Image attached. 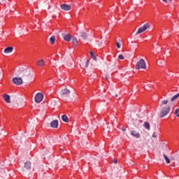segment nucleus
Wrapping results in <instances>:
<instances>
[{
  "label": "nucleus",
  "instance_id": "1",
  "mask_svg": "<svg viewBox=\"0 0 179 179\" xmlns=\"http://www.w3.org/2000/svg\"><path fill=\"white\" fill-rule=\"evenodd\" d=\"M168 103V99H164L161 101L159 104V118H164V117L170 114L171 108L169 105H167Z\"/></svg>",
  "mask_w": 179,
  "mask_h": 179
},
{
  "label": "nucleus",
  "instance_id": "2",
  "mask_svg": "<svg viewBox=\"0 0 179 179\" xmlns=\"http://www.w3.org/2000/svg\"><path fill=\"white\" fill-rule=\"evenodd\" d=\"M19 75L22 76L24 80H31L33 79V74L27 70H21L19 71Z\"/></svg>",
  "mask_w": 179,
  "mask_h": 179
},
{
  "label": "nucleus",
  "instance_id": "3",
  "mask_svg": "<svg viewBox=\"0 0 179 179\" xmlns=\"http://www.w3.org/2000/svg\"><path fill=\"white\" fill-rule=\"evenodd\" d=\"M146 62L145 59H141L136 64V69L139 71V69H146Z\"/></svg>",
  "mask_w": 179,
  "mask_h": 179
},
{
  "label": "nucleus",
  "instance_id": "4",
  "mask_svg": "<svg viewBox=\"0 0 179 179\" xmlns=\"http://www.w3.org/2000/svg\"><path fill=\"white\" fill-rule=\"evenodd\" d=\"M148 29H150V24L149 23L145 24L143 27H141L136 32V34H141V33H143V31H146Z\"/></svg>",
  "mask_w": 179,
  "mask_h": 179
},
{
  "label": "nucleus",
  "instance_id": "5",
  "mask_svg": "<svg viewBox=\"0 0 179 179\" xmlns=\"http://www.w3.org/2000/svg\"><path fill=\"white\" fill-rule=\"evenodd\" d=\"M12 82L14 83V85L19 86L23 83V80L20 77H14L12 80Z\"/></svg>",
  "mask_w": 179,
  "mask_h": 179
},
{
  "label": "nucleus",
  "instance_id": "6",
  "mask_svg": "<svg viewBox=\"0 0 179 179\" xmlns=\"http://www.w3.org/2000/svg\"><path fill=\"white\" fill-rule=\"evenodd\" d=\"M43 97H44V96L43 95V94L39 92L36 94L34 100H35L36 103H41V101H43Z\"/></svg>",
  "mask_w": 179,
  "mask_h": 179
},
{
  "label": "nucleus",
  "instance_id": "7",
  "mask_svg": "<svg viewBox=\"0 0 179 179\" xmlns=\"http://www.w3.org/2000/svg\"><path fill=\"white\" fill-rule=\"evenodd\" d=\"M71 94V91L68 88H64L60 91V96H68Z\"/></svg>",
  "mask_w": 179,
  "mask_h": 179
},
{
  "label": "nucleus",
  "instance_id": "8",
  "mask_svg": "<svg viewBox=\"0 0 179 179\" xmlns=\"http://www.w3.org/2000/svg\"><path fill=\"white\" fill-rule=\"evenodd\" d=\"M60 8L62 9V10H71V5H68V4H62L60 6Z\"/></svg>",
  "mask_w": 179,
  "mask_h": 179
},
{
  "label": "nucleus",
  "instance_id": "9",
  "mask_svg": "<svg viewBox=\"0 0 179 179\" xmlns=\"http://www.w3.org/2000/svg\"><path fill=\"white\" fill-rule=\"evenodd\" d=\"M131 134L132 135V136H134L135 138H141V134L135 130L131 131Z\"/></svg>",
  "mask_w": 179,
  "mask_h": 179
},
{
  "label": "nucleus",
  "instance_id": "10",
  "mask_svg": "<svg viewBox=\"0 0 179 179\" xmlns=\"http://www.w3.org/2000/svg\"><path fill=\"white\" fill-rule=\"evenodd\" d=\"M58 124H59L58 120H53L50 123V127L52 128H58Z\"/></svg>",
  "mask_w": 179,
  "mask_h": 179
},
{
  "label": "nucleus",
  "instance_id": "11",
  "mask_svg": "<svg viewBox=\"0 0 179 179\" xmlns=\"http://www.w3.org/2000/svg\"><path fill=\"white\" fill-rule=\"evenodd\" d=\"M37 66H44L45 65V62L44 59H40L36 62Z\"/></svg>",
  "mask_w": 179,
  "mask_h": 179
},
{
  "label": "nucleus",
  "instance_id": "12",
  "mask_svg": "<svg viewBox=\"0 0 179 179\" xmlns=\"http://www.w3.org/2000/svg\"><path fill=\"white\" fill-rule=\"evenodd\" d=\"M12 51H13V47H8L4 49V52L6 54H10V52H12Z\"/></svg>",
  "mask_w": 179,
  "mask_h": 179
},
{
  "label": "nucleus",
  "instance_id": "13",
  "mask_svg": "<svg viewBox=\"0 0 179 179\" xmlns=\"http://www.w3.org/2000/svg\"><path fill=\"white\" fill-rule=\"evenodd\" d=\"M143 127L147 129V131H150V124L148 122H145L143 124Z\"/></svg>",
  "mask_w": 179,
  "mask_h": 179
},
{
  "label": "nucleus",
  "instance_id": "14",
  "mask_svg": "<svg viewBox=\"0 0 179 179\" xmlns=\"http://www.w3.org/2000/svg\"><path fill=\"white\" fill-rule=\"evenodd\" d=\"M3 99L6 103H10V96L6 94L3 95Z\"/></svg>",
  "mask_w": 179,
  "mask_h": 179
},
{
  "label": "nucleus",
  "instance_id": "15",
  "mask_svg": "<svg viewBox=\"0 0 179 179\" xmlns=\"http://www.w3.org/2000/svg\"><path fill=\"white\" fill-rule=\"evenodd\" d=\"M24 168L27 169V170H30V169H31V162H25Z\"/></svg>",
  "mask_w": 179,
  "mask_h": 179
},
{
  "label": "nucleus",
  "instance_id": "16",
  "mask_svg": "<svg viewBox=\"0 0 179 179\" xmlns=\"http://www.w3.org/2000/svg\"><path fill=\"white\" fill-rule=\"evenodd\" d=\"M72 40V44H73L74 47L78 46V38L76 37L73 36L71 38Z\"/></svg>",
  "mask_w": 179,
  "mask_h": 179
},
{
  "label": "nucleus",
  "instance_id": "17",
  "mask_svg": "<svg viewBox=\"0 0 179 179\" xmlns=\"http://www.w3.org/2000/svg\"><path fill=\"white\" fill-rule=\"evenodd\" d=\"M80 36L83 40H87V33L82 31L80 32Z\"/></svg>",
  "mask_w": 179,
  "mask_h": 179
},
{
  "label": "nucleus",
  "instance_id": "18",
  "mask_svg": "<svg viewBox=\"0 0 179 179\" xmlns=\"http://www.w3.org/2000/svg\"><path fill=\"white\" fill-rule=\"evenodd\" d=\"M179 97V92L178 94H176V95H174L171 99V103H174V101H176V100L178 99Z\"/></svg>",
  "mask_w": 179,
  "mask_h": 179
},
{
  "label": "nucleus",
  "instance_id": "19",
  "mask_svg": "<svg viewBox=\"0 0 179 179\" xmlns=\"http://www.w3.org/2000/svg\"><path fill=\"white\" fill-rule=\"evenodd\" d=\"M62 121H64V122H69V119L68 118V116H66V115H63L62 116Z\"/></svg>",
  "mask_w": 179,
  "mask_h": 179
},
{
  "label": "nucleus",
  "instance_id": "20",
  "mask_svg": "<svg viewBox=\"0 0 179 179\" xmlns=\"http://www.w3.org/2000/svg\"><path fill=\"white\" fill-rule=\"evenodd\" d=\"M49 41L50 43V44H55V36H52L50 39Z\"/></svg>",
  "mask_w": 179,
  "mask_h": 179
},
{
  "label": "nucleus",
  "instance_id": "21",
  "mask_svg": "<svg viewBox=\"0 0 179 179\" xmlns=\"http://www.w3.org/2000/svg\"><path fill=\"white\" fill-rule=\"evenodd\" d=\"M64 40L65 41H71V35L70 34H66V36H64Z\"/></svg>",
  "mask_w": 179,
  "mask_h": 179
},
{
  "label": "nucleus",
  "instance_id": "22",
  "mask_svg": "<svg viewBox=\"0 0 179 179\" xmlns=\"http://www.w3.org/2000/svg\"><path fill=\"white\" fill-rule=\"evenodd\" d=\"M90 57H91V58H92V59H94V61H96V59H97V58L96 57V55H94V53H93V51H90Z\"/></svg>",
  "mask_w": 179,
  "mask_h": 179
},
{
  "label": "nucleus",
  "instance_id": "23",
  "mask_svg": "<svg viewBox=\"0 0 179 179\" xmlns=\"http://www.w3.org/2000/svg\"><path fill=\"white\" fill-rule=\"evenodd\" d=\"M164 159L167 164H170V158H169L166 155H164Z\"/></svg>",
  "mask_w": 179,
  "mask_h": 179
},
{
  "label": "nucleus",
  "instance_id": "24",
  "mask_svg": "<svg viewBox=\"0 0 179 179\" xmlns=\"http://www.w3.org/2000/svg\"><path fill=\"white\" fill-rule=\"evenodd\" d=\"M175 115L179 117V108L175 110Z\"/></svg>",
  "mask_w": 179,
  "mask_h": 179
},
{
  "label": "nucleus",
  "instance_id": "25",
  "mask_svg": "<svg viewBox=\"0 0 179 179\" xmlns=\"http://www.w3.org/2000/svg\"><path fill=\"white\" fill-rule=\"evenodd\" d=\"M116 47L117 48H121V43H120L119 42H116Z\"/></svg>",
  "mask_w": 179,
  "mask_h": 179
},
{
  "label": "nucleus",
  "instance_id": "26",
  "mask_svg": "<svg viewBox=\"0 0 179 179\" xmlns=\"http://www.w3.org/2000/svg\"><path fill=\"white\" fill-rule=\"evenodd\" d=\"M118 58H119V59H124L125 57H124V55H120L118 56Z\"/></svg>",
  "mask_w": 179,
  "mask_h": 179
},
{
  "label": "nucleus",
  "instance_id": "27",
  "mask_svg": "<svg viewBox=\"0 0 179 179\" xmlns=\"http://www.w3.org/2000/svg\"><path fill=\"white\" fill-rule=\"evenodd\" d=\"M89 62H90V61L87 60L86 64L85 65V68H87L89 66Z\"/></svg>",
  "mask_w": 179,
  "mask_h": 179
},
{
  "label": "nucleus",
  "instance_id": "28",
  "mask_svg": "<svg viewBox=\"0 0 179 179\" xmlns=\"http://www.w3.org/2000/svg\"><path fill=\"white\" fill-rule=\"evenodd\" d=\"M152 138H157V134H156V133H154L152 134Z\"/></svg>",
  "mask_w": 179,
  "mask_h": 179
},
{
  "label": "nucleus",
  "instance_id": "29",
  "mask_svg": "<svg viewBox=\"0 0 179 179\" xmlns=\"http://www.w3.org/2000/svg\"><path fill=\"white\" fill-rule=\"evenodd\" d=\"M98 45H103V42L101 41V42H99L98 43Z\"/></svg>",
  "mask_w": 179,
  "mask_h": 179
},
{
  "label": "nucleus",
  "instance_id": "30",
  "mask_svg": "<svg viewBox=\"0 0 179 179\" xmlns=\"http://www.w3.org/2000/svg\"><path fill=\"white\" fill-rule=\"evenodd\" d=\"M113 163H115V164H117V159H114V160H113Z\"/></svg>",
  "mask_w": 179,
  "mask_h": 179
},
{
  "label": "nucleus",
  "instance_id": "31",
  "mask_svg": "<svg viewBox=\"0 0 179 179\" xmlns=\"http://www.w3.org/2000/svg\"><path fill=\"white\" fill-rule=\"evenodd\" d=\"M122 131H126L125 128H122Z\"/></svg>",
  "mask_w": 179,
  "mask_h": 179
},
{
  "label": "nucleus",
  "instance_id": "32",
  "mask_svg": "<svg viewBox=\"0 0 179 179\" xmlns=\"http://www.w3.org/2000/svg\"><path fill=\"white\" fill-rule=\"evenodd\" d=\"M172 160H176V158L174 157H171Z\"/></svg>",
  "mask_w": 179,
  "mask_h": 179
},
{
  "label": "nucleus",
  "instance_id": "33",
  "mask_svg": "<svg viewBox=\"0 0 179 179\" xmlns=\"http://www.w3.org/2000/svg\"><path fill=\"white\" fill-rule=\"evenodd\" d=\"M159 64H160L161 65H163V62H160Z\"/></svg>",
  "mask_w": 179,
  "mask_h": 179
},
{
  "label": "nucleus",
  "instance_id": "34",
  "mask_svg": "<svg viewBox=\"0 0 179 179\" xmlns=\"http://www.w3.org/2000/svg\"><path fill=\"white\" fill-rule=\"evenodd\" d=\"M105 78H106V79H108V77L107 76H105Z\"/></svg>",
  "mask_w": 179,
  "mask_h": 179
},
{
  "label": "nucleus",
  "instance_id": "35",
  "mask_svg": "<svg viewBox=\"0 0 179 179\" xmlns=\"http://www.w3.org/2000/svg\"><path fill=\"white\" fill-rule=\"evenodd\" d=\"M115 97H118V95H117V94H115Z\"/></svg>",
  "mask_w": 179,
  "mask_h": 179
},
{
  "label": "nucleus",
  "instance_id": "36",
  "mask_svg": "<svg viewBox=\"0 0 179 179\" xmlns=\"http://www.w3.org/2000/svg\"><path fill=\"white\" fill-rule=\"evenodd\" d=\"M173 167H176V165H173Z\"/></svg>",
  "mask_w": 179,
  "mask_h": 179
},
{
  "label": "nucleus",
  "instance_id": "37",
  "mask_svg": "<svg viewBox=\"0 0 179 179\" xmlns=\"http://www.w3.org/2000/svg\"><path fill=\"white\" fill-rule=\"evenodd\" d=\"M113 121H115V119H114Z\"/></svg>",
  "mask_w": 179,
  "mask_h": 179
},
{
  "label": "nucleus",
  "instance_id": "38",
  "mask_svg": "<svg viewBox=\"0 0 179 179\" xmlns=\"http://www.w3.org/2000/svg\"><path fill=\"white\" fill-rule=\"evenodd\" d=\"M0 73H1V71H0Z\"/></svg>",
  "mask_w": 179,
  "mask_h": 179
}]
</instances>
